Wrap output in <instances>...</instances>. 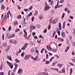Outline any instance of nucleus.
Listing matches in <instances>:
<instances>
[{"label": "nucleus", "mask_w": 75, "mask_h": 75, "mask_svg": "<svg viewBox=\"0 0 75 75\" xmlns=\"http://www.w3.org/2000/svg\"><path fill=\"white\" fill-rule=\"evenodd\" d=\"M50 8V6H49L48 4H47V2H45V7L44 8V10L45 11H47L48 10H49Z\"/></svg>", "instance_id": "f257e3e1"}, {"label": "nucleus", "mask_w": 75, "mask_h": 75, "mask_svg": "<svg viewBox=\"0 0 75 75\" xmlns=\"http://www.w3.org/2000/svg\"><path fill=\"white\" fill-rule=\"evenodd\" d=\"M7 63L9 67H10L12 69H13V64L8 61H7Z\"/></svg>", "instance_id": "f03ea898"}, {"label": "nucleus", "mask_w": 75, "mask_h": 75, "mask_svg": "<svg viewBox=\"0 0 75 75\" xmlns=\"http://www.w3.org/2000/svg\"><path fill=\"white\" fill-rule=\"evenodd\" d=\"M30 57V55L27 54L25 55L24 57V59L25 60H27L28 59H29Z\"/></svg>", "instance_id": "7ed1b4c3"}, {"label": "nucleus", "mask_w": 75, "mask_h": 75, "mask_svg": "<svg viewBox=\"0 0 75 75\" xmlns=\"http://www.w3.org/2000/svg\"><path fill=\"white\" fill-rule=\"evenodd\" d=\"M14 65H15V67L14 68V69L13 70V72H16V71L17 69V67H18V64H16V63H14Z\"/></svg>", "instance_id": "20e7f679"}, {"label": "nucleus", "mask_w": 75, "mask_h": 75, "mask_svg": "<svg viewBox=\"0 0 75 75\" xmlns=\"http://www.w3.org/2000/svg\"><path fill=\"white\" fill-rule=\"evenodd\" d=\"M7 18H8V16H7L6 15L5 16L4 18L2 19V21H6V20H7Z\"/></svg>", "instance_id": "39448f33"}, {"label": "nucleus", "mask_w": 75, "mask_h": 75, "mask_svg": "<svg viewBox=\"0 0 75 75\" xmlns=\"http://www.w3.org/2000/svg\"><path fill=\"white\" fill-rule=\"evenodd\" d=\"M23 32L25 33V34L24 35V37L26 39H27V33L26 32L25 30H24Z\"/></svg>", "instance_id": "423d86ee"}, {"label": "nucleus", "mask_w": 75, "mask_h": 75, "mask_svg": "<svg viewBox=\"0 0 75 75\" xmlns=\"http://www.w3.org/2000/svg\"><path fill=\"white\" fill-rule=\"evenodd\" d=\"M46 47L47 48V50L49 51H51L52 50V48L51 47V46H50V45H47Z\"/></svg>", "instance_id": "0eeeda50"}, {"label": "nucleus", "mask_w": 75, "mask_h": 75, "mask_svg": "<svg viewBox=\"0 0 75 75\" xmlns=\"http://www.w3.org/2000/svg\"><path fill=\"white\" fill-rule=\"evenodd\" d=\"M62 6V5H56L54 8L55 9H56L57 8H60V7H61Z\"/></svg>", "instance_id": "6e6552de"}, {"label": "nucleus", "mask_w": 75, "mask_h": 75, "mask_svg": "<svg viewBox=\"0 0 75 75\" xmlns=\"http://www.w3.org/2000/svg\"><path fill=\"white\" fill-rule=\"evenodd\" d=\"M14 37H15V35L14 34H12L10 35H9L8 37V38H9V39H10L11 38Z\"/></svg>", "instance_id": "1a4fd4ad"}, {"label": "nucleus", "mask_w": 75, "mask_h": 75, "mask_svg": "<svg viewBox=\"0 0 75 75\" xmlns=\"http://www.w3.org/2000/svg\"><path fill=\"white\" fill-rule=\"evenodd\" d=\"M58 21V19H55L52 22V24H56L57 22Z\"/></svg>", "instance_id": "9d476101"}, {"label": "nucleus", "mask_w": 75, "mask_h": 75, "mask_svg": "<svg viewBox=\"0 0 75 75\" xmlns=\"http://www.w3.org/2000/svg\"><path fill=\"white\" fill-rule=\"evenodd\" d=\"M23 73V69H19L18 71V74H21Z\"/></svg>", "instance_id": "9b49d317"}, {"label": "nucleus", "mask_w": 75, "mask_h": 75, "mask_svg": "<svg viewBox=\"0 0 75 75\" xmlns=\"http://www.w3.org/2000/svg\"><path fill=\"white\" fill-rule=\"evenodd\" d=\"M36 28V27L34 26H31L30 27V30L32 31L33 30H35Z\"/></svg>", "instance_id": "f8f14e48"}, {"label": "nucleus", "mask_w": 75, "mask_h": 75, "mask_svg": "<svg viewBox=\"0 0 75 75\" xmlns=\"http://www.w3.org/2000/svg\"><path fill=\"white\" fill-rule=\"evenodd\" d=\"M3 47H7V43L6 42H5L3 44Z\"/></svg>", "instance_id": "ddd939ff"}, {"label": "nucleus", "mask_w": 75, "mask_h": 75, "mask_svg": "<svg viewBox=\"0 0 75 75\" xmlns=\"http://www.w3.org/2000/svg\"><path fill=\"white\" fill-rule=\"evenodd\" d=\"M61 34L63 37H65L66 35H65V33L64 32H62L61 33Z\"/></svg>", "instance_id": "4468645a"}, {"label": "nucleus", "mask_w": 75, "mask_h": 75, "mask_svg": "<svg viewBox=\"0 0 75 75\" xmlns=\"http://www.w3.org/2000/svg\"><path fill=\"white\" fill-rule=\"evenodd\" d=\"M38 11H36L34 12V15L35 16H38Z\"/></svg>", "instance_id": "2eb2a0df"}, {"label": "nucleus", "mask_w": 75, "mask_h": 75, "mask_svg": "<svg viewBox=\"0 0 75 75\" xmlns=\"http://www.w3.org/2000/svg\"><path fill=\"white\" fill-rule=\"evenodd\" d=\"M58 39L59 40V41H60L61 42H63L64 41V39L62 38H61L60 37L58 38Z\"/></svg>", "instance_id": "dca6fc26"}, {"label": "nucleus", "mask_w": 75, "mask_h": 75, "mask_svg": "<svg viewBox=\"0 0 75 75\" xmlns=\"http://www.w3.org/2000/svg\"><path fill=\"white\" fill-rule=\"evenodd\" d=\"M58 26L59 28V30H61V23H59Z\"/></svg>", "instance_id": "f3484780"}, {"label": "nucleus", "mask_w": 75, "mask_h": 75, "mask_svg": "<svg viewBox=\"0 0 75 75\" xmlns=\"http://www.w3.org/2000/svg\"><path fill=\"white\" fill-rule=\"evenodd\" d=\"M69 46H68L65 50V52H68V51L69 50Z\"/></svg>", "instance_id": "a211bd4d"}, {"label": "nucleus", "mask_w": 75, "mask_h": 75, "mask_svg": "<svg viewBox=\"0 0 75 75\" xmlns=\"http://www.w3.org/2000/svg\"><path fill=\"white\" fill-rule=\"evenodd\" d=\"M39 18L40 20H42V18H43V16L42 15H40L39 16Z\"/></svg>", "instance_id": "6ab92c4d"}, {"label": "nucleus", "mask_w": 75, "mask_h": 75, "mask_svg": "<svg viewBox=\"0 0 75 75\" xmlns=\"http://www.w3.org/2000/svg\"><path fill=\"white\" fill-rule=\"evenodd\" d=\"M13 42H14V40H13V39L10 40L9 41V42L10 44H13Z\"/></svg>", "instance_id": "aec40b11"}, {"label": "nucleus", "mask_w": 75, "mask_h": 75, "mask_svg": "<svg viewBox=\"0 0 75 75\" xmlns=\"http://www.w3.org/2000/svg\"><path fill=\"white\" fill-rule=\"evenodd\" d=\"M26 48L27 47H26L24 45L23 46V47L21 48V50H25V49H26Z\"/></svg>", "instance_id": "412c9836"}, {"label": "nucleus", "mask_w": 75, "mask_h": 75, "mask_svg": "<svg viewBox=\"0 0 75 75\" xmlns=\"http://www.w3.org/2000/svg\"><path fill=\"white\" fill-rule=\"evenodd\" d=\"M33 15V13L32 12H31L27 16V17H30V16H31Z\"/></svg>", "instance_id": "4be33fe9"}, {"label": "nucleus", "mask_w": 75, "mask_h": 75, "mask_svg": "<svg viewBox=\"0 0 75 75\" xmlns=\"http://www.w3.org/2000/svg\"><path fill=\"white\" fill-rule=\"evenodd\" d=\"M10 46H8L7 48L6 49V51L7 52L9 50V49H10Z\"/></svg>", "instance_id": "5701e85b"}, {"label": "nucleus", "mask_w": 75, "mask_h": 75, "mask_svg": "<svg viewBox=\"0 0 75 75\" xmlns=\"http://www.w3.org/2000/svg\"><path fill=\"white\" fill-rule=\"evenodd\" d=\"M8 59L10 61H12V59L11 58V57L10 56H9L8 57Z\"/></svg>", "instance_id": "b1692460"}, {"label": "nucleus", "mask_w": 75, "mask_h": 75, "mask_svg": "<svg viewBox=\"0 0 75 75\" xmlns=\"http://www.w3.org/2000/svg\"><path fill=\"white\" fill-rule=\"evenodd\" d=\"M73 70V69H70L69 75H71L72 73Z\"/></svg>", "instance_id": "393cba45"}, {"label": "nucleus", "mask_w": 75, "mask_h": 75, "mask_svg": "<svg viewBox=\"0 0 75 75\" xmlns=\"http://www.w3.org/2000/svg\"><path fill=\"white\" fill-rule=\"evenodd\" d=\"M14 25H16L18 24V22L17 21H15L14 23Z\"/></svg>", "instance_id": "a878e982"}, {"label": "nucleus", "mask_w": 75, "mask_h": 75, "mask_svg": "<svg viewBox=\"0 0 75 75\" xmlns=\"http://www.w3.org/2000/svg\"><path fill=\"white\" fill-rule=\"evenodd\" d=\"M15 61L16 63H18L20 62V60H18L17 59H15Z\"/></svg>", "instance_id": "bb28decb"}, {"label": "nucleus", "mask_w": 75, "mask_h": 75, "mask_svg": "<svg viewBox=\"0 0 75 75\" xmlns=\"http://www.w3.org/2000/svg\"><path fill=\"white\" fill-rule=\"evenodd\" d=\"M65 22H64L63 23V27H62L63 29H64V28H65Z\"/></svg>", "instance_id": "cd10ccee"}, {"label": "nucleus", "mask_w": 75, "mask_h": 75, "mask_svg": "<svg viewBox=\"0 0 75 75\" xmlns=\"http://www.w3.org/2000/svg\"><path fill=\"white\" fill-rule=\"evenodd\" d=\"M45 62H46V65L49 64L50 63V61H48L47 60H46Z\"/></svg>", "instance_id": "c85d7f7f"}, {"label": "nucleus", "mask_w": 75, "mask_h": 75, "mask_svg": "<svg viewBox=\"0 0 75 75\" xmlns=\"http://www.w3.org/2000/svg\"><path fill=\"white\" fill-rule=\"evenodd\" d=\"M64 16H65V13H63L62 14V16L61 19H62V18H64Z\"/></svg>", "instance_id": "c756f323"}, {"label": "nucleus", "mask_w": 75, "mask_h": 75, "mask_svg": "<svg viewBox=\"0 0 75 75\" xmlns=\"http://www.w3.org/2000/svg\"><path fill=\"white\" fill-rule=\"evenodd\" d=\"M28 43H25L24 45V46L26 47V48L28 46Z\"/></svg>", "instance_id": "7c9ffc66"}, {"label": "nucleus", "mask_w": 75, "mask_h": 75, "mask_svg": "<svg viewBox=\"0 0 75 75\" xmlns=\"http://www.w3.org/2000/svg\"><path fill=\"white\" fill-rule=\"evenodd\" d=\"M33 37L34 39H35V40H37V39H38V37H37V36L36 35H34L33 36Z\"/></svg>", "instance_id": "2f4dec72"}, {"label": "nucleus", "mask_w": 75, "mask_h": 75, "mask_svg": "<svg viewBox=\"0 0 75 75\" xmlns=\"http://www.w3.org/2000/svg\"><path fill=\"white\" fill-rule=\"evenodd\" d=\"M62 64H58L57 66L59 67H60V68H61V66H62Z\"/></svg>", "instance_id": "473e14b6"}, {"label": "nucleus", "mask_w": 75, "mask_h": 75, "mask_svg": "<svg viewBox=\"0 0 75 75\" xmlns=\"http://www.w3.org/2000/svg\"><path fill=\"white\" fill-rule=\"evenodd\" d=\"M38 56H36V57L34 58V61H36L37 59H38Z\"/></svg>", "instance_id": "72a5a7b5"}, {"label": "nucleus", "mask_w": 75, "mask_h": 75, "mask_svg": "<svg viewBox=\"0 0 75 75\" xmlns=\"http://www.w3.org/2000/svg\"><path fill=\"white\" fill-rule=\"evenodd\" d=\"M64 11H69V9L67 8H66L64 9Z\"/></svg>", "instance_id": "f704fd0d"}, {"label": "nucleus", "mask_w": 75, "mask_h": 75, "mask_svg": "<svg viewBox=\"0 0 75 75\" xmlns=\"http://www.w3.org/2000/svg\"><path fill=\"white\" fill-rule=\"evenodd\" d=\"M31 44L33 45H35V42H31Z\"/></svg>", "instance_id": "c9c22d12"}, {"label": "nucleus", "mask_w": 75, "mask_h": 75, "mask_svg": "<svg viewBox=\"0 0 75 75\" xmlns=\"http://www.w3.org/2000/svg\"><path fill=\"white\" fill-rule=\"evenodd\" d=\"M21 18V15H19L17 17V18L18 19H20Z\"/></svg>", "instance_id": "e433bc0d"}, {"label": "nucleus", "mask_w": 75, "mask_h": 75, "mask_svg": "<svg viewBox=\"0 0 75 75\" xmlns=\"http://www.w3.org/2000/svg\"><path fill=\"white\" fill-rule=\"evenodd\" d=\"M53 59H54V57H53L51 58L50 59V62H51Z\"/></svg>", "instance_id": "4c0bfd02"}, {"label": "nucleus", "mask_w": 75, "mask_h": 75, "mask_svg": "<svg viewBox=\"0 0 75 75\" xmlns=\"http://www.w3.org/2000/svg\"><path fill=\"white\" fill-rule=\"evenodd\" d=\"M13 43L14 44H17V41L16 40L13 41Z\"/></svg>", "instance_id": "58836bf2"}, {"label": "nucleus", "mask_w": 75, "mask_h": 75, "mask_svg": "<svg viewBox=\"0 0 75 75\" xmlns=\"http://www.w3.org/2000/svg\"><path fill=\"white\" fill-rule=\"evenodd\" d=\"M56 31L57 32L58 35L59 36V35H60V31H58L57 30Z\"/></svg>", "instance_id": "ea45409f"}, {"label": "nucleus", "mask_w": 75, "mask_h": 75, "mask_svg": "<svg viewBox=\"0 0 75 75\" xmlns=\"http://www.w3.org/2000/svg\"><path fill=\"white\" fill-rule=\"evenodd\" d=\"M69 64L70 65H71V66H73V65H74V64L72 63L69 62Z\"/></svg>", "instance_id": "a19ab883"}, {"label": "nucleus", "mask_w": 75, "mask_h": 75, "mask_svg": "<svg viewBox=\"0 0 75 75\" xmlns=\"http://www.w3.org/2000/svg\"><path fill=\"white\" fill-rule=\"evenodd\" d=\"M35 52H36L38 55H39V53H38V50H35Z\"/></svg>", "instance_id": "79ce46f5"}, {"label": "nucleus", "mask_w": 75, "mask_h": 75, "mask_svg": "<svg viewBox=\"0 0 75 75\" xmlns=\"http://www.w3.org/2000/svg\"><path fill=\"white\" fill-rule=\"evenodd\" d=\"M33 7V6L31 5V6L29 8V10H31L32 8Z\"/></svg>", "instance_id": "37998d69"}, {"label": "nucleus", "mask_w": 75, "mask_h": 75, "mask_svg": "<svg viewBox=\"0 0 75 75\" xmlns=\"http://www.w3.org/2000/svg\"><path fill=\"white\" fill-rule=\"evenodd\" d=\"M21 55L22 57H24V52L22 53Z\"/></svg>", "instance_id": "c03bdc74"}, {"label": "nucleus", "mask_w": 75, "mask_h": 75, "mask_svg": "<svg viewBox=\"0 0 75 75\" xmlns=\"http://www.w3.org/2000/svg\"><path fill=\"white\" fill-rule=\"evenodd\" d=\"M52 50L54 52H55V51H57V49H56L55 48H53L52 49Z\"/></svg>", "instance_id": "a18cd8bd"}, {"label": "nucleus", "mask_w": 75, "mask_h": 75, "mask_svg": "<svg viewBox=\"0 0 75 75\" xmlns=\"http://www.w3.org/2000/svg\"><path fill=\"white\" fill-rule=\"evenodd\" d=\"M2 39L3 40H4V34H3L2 35Z\"/></svg>", "instance_id": "49530a36"}, {"label": "nucleus", "mask_w": 75, "mask_h": 75, "mask_svg": "<svg viewBox=\"0 0 75 75\" xmlns=\"http://www.w3.org/2000/svg\"><path fill=\"white\" fill-rule=\"evenodd\" d=\"M24 10L25 11H29V9H27V8L24 9Z\"/></svg>", "instance_id": "de8ad7c7"}, {"label": "nucleus", "mask_w": 75, "mask_h": 75, "mask_svg": "<svg viewBox=\"0 0 75 75\" xmlns=\"http://www.w3.org/2000/svg\"><path fill=\"white\" fill-rule=\"evenodd\" d=\"M52 21V18H51L49 21V23H51Z\"/></svg>", "instance_id": "09e8293b"}, {"label": "nucleus", "mask_w": 75, "mask_h": 75, "mask_svg": "<svg viewBox=\"0 0 75 75\" xmlns=\"http://www.w3.org/2000/svg\"><path fill=\"white\" fill-rule=\"evenodd\" d=\"M69 18L71 20H73V19H74V17H73V16H70L69 17Z\"/></svg>", "instance_id": "8fccbe9b"}, {"label": "nucleus", "mask_w": 75, "mask_h": 75, "mask_svg": "<svg viewBox=\"0 0 75 75\" xmlns=\"http://www.w3.org/2000/svg\"><path fill=\"white\" fill-rule=\"evenodd\" d=\"M56 33V32L55 31H54L53 33V36L54 37V36H55V33Z\"/></svg>", "instance_id": "3c124183"}, {"label": "nucleus", "mask_w": 75, "mask_h": 75, "mask_svg": "<svg viewBox=\"0 0 75 75\" xmlns=\"http://www.w3.org/2000/svg\"><path fill=\"white\" fill-rule=\"evenodd\" d=\"M4 74V72H0V75H3Z\"/></svg>", "instance_id": "603ef678"}, {"label": "nucleus", "mask_w": 75, "mask_h": 75, "mask_svg": "<svg viewBox=\"0 0 75 75\" xmlns=\"http://www.w3.org/2000/svg\"><path fill=\"white\" fill-rule=\"evenodd\" d=\"M31 51L32 52H34V49L33 48H32L31 49Z\"/></svg>", "instance_id": "864d4df0"}, {"label": "nucleus", "mask_w": 75, "mask_h": 75, "mask_svg": "<svg viewBox=\"0 0 75 75\" xmlns=\"http://www.w3.org/2000/svg\"><path fill=\"white\" fill-rule=\"evenodd\" d=\"M71 39H72V36H71V35H70L69 36V39L70 40Z\"/></svg>", "instance_id": "5fc2aeb1"}, {"label": "nucleus", "mask_w": 75, "mask_h": 75, "mask_svg": "<svg viewBox=\"0 0 75 75\" xmlns=\"http://www.w3.org/2000/svg\"><path fill=\"white\" fill-rule=\"evenodd\" d=\"M34 18H35L34 17H32V18H31L32 21V22L34 21Z\"/></svg>", "instance_id": "6e6d98bb"}, {"label": "nucleus", "mask_w": 75, "mask_h": 75, "mask_svg": "<svg viewBox=\"0 0 75 75\" xmlns=\"http://www.w3.org/2000/svg\"><path fill=\"white\" fill-rule=\"evenodd\" d=\"M47 31V29H46L44 30V31H43V32L44 33H46Z\"/></svg>", "instance_id": "4d7b16f0"}, {"label": "nucleus", "mask_w": 75, "mask_h": 75, "mask_svg": "<svg viewBox=\"0 0 75 75\" xmlns=\"http://www.w3.org/2000/svg\"><path fill=\"white\" fill-rule=\"evenodd\" d=\"M1 9L3 10L4 8V6L3 5L1 6Z\"/></svg>", "instance_id": "13d9d810"}, {"label": "nucleus", "mask_w": 75, "mask_h": 75, "mask_svg": "<svg viewBox=\"0 0 75 75\" xmlns=\"http://www.w3.org/2000/svg\"><path fill=\"white\" fill-rule=\"evenodd\" d=\"M62 72H63V73H64L65 72V69L63 68L62 69Z\"/></svg>", "instance_id": "bf43d9fd"}, {"label": "nucleus", "mask_w": 75, "mask_h": 75, "mask_svg": "<svg viewBox=\"0 0 75 75\" xmlns=\"http://www.w3.org/2000/svg\"><path fill=\"white\" fill-rule=\"evenodd\" d=\"M3 65H1L0 66V69L1 70H2V69H3Z\"/></svg>", "instance_id": "052dcab7"}, {"label": "nucleus", "mask_w": 75, "mask_h": 75, "mask_svg": "<svg viewBox=\"0 0 75 75\" xmlns=\"http://www.w3.org/2000/svg\"><path fill=\"white\" fill-rule=\"evenodd\" d=\"M32 34L33 36H34V35H35L36 34V33H35V32H33L32 33Z\"/></svg>", "instance_id": "680f3d73"}, {"label": "nucleus", "mask_w": 75, "mask_h": 75, "mask_svg": "<svg viewBox=\"0 0 75 75\" xmlns=\"http://www.w3.org/2000/svg\"><path fill=\"white\" fill-rule=\"evenodd\" d=\"M48 30H50V29H51V25H49L48 26Z\"/></svg>", "instance_id": "e2e57ef3"}, {"label": "nucleus", "mask_w": 75, "mask_h": 75, "mask_svg": "<svg viewBox=\"0 0 75 75\" xmlns=\"http://www.w3.org/2000/svg\"><path fill=\"white\" fill-rule=\"evenodd\" d=\"M67 45H68L69 44V40H67Z\"/></svg>", "instance_id": "0e129e2a"}, {"label": "nucleus", "mask_w": 75, "mask_h": 75, "mask_svg": "<svg viewBox=\"0 0 75 75\" xmlns=\"http://www.w3.org/2000/svg\"><path fill=\"white\" fill-rule=\"evenodd\" d=\"M19 30H20V29H19L18 28H17V29H16L15 31H16V32H18V31Z\"/></svg>", "instance_id": "69168bd1"}, {"label": "nucleus", "mask_w": 75, "mask_h": 75, "mask_svg": "<svg viewBox=\"0 0 75 75\" xmlns=\"http://www.w3.org/2000/svg\"><path fill=\"white\" fill-rule=\"evenodd\" d=\"M64 2V0H61L60 1V3H62Z\"/></svg>", "instance_id": "338daca9"}, {"label": "nucleus", "mask_w": 75, "mask_h": 75, "mask_svg": "<svg viewBox=\"0 0 75 75\" xmlns=\"http://www.w3.org/2000/svg\"><path fill=\"white\" fill-rule=\"evenodd\" d=\"M73 34H75V29L74 28L73 29Z\"/></svg>", "instance_id": "774afa93"}]
</instances>
